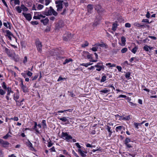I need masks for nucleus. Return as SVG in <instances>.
<instances>
[{
  "mask_svg": "<svg viewBox=\"0 0 157 157\" xmlns=\"http://www.w3.org/2000/svg\"><path fill=\"white\" fill-rule=\"evenodd\" d=\"M31 23L33 25H37L39 24L37 21H31Z\"/></svg>",
  "mask_w": 157,
  "mask_h": 157,
  "instance_id": "obj_44",
  "label": "nucleus"
},
{
  "mask_svg": "<svg viewBox=\"0 0 157 157\" xmlns=\"http://www.w3.org/2000/svg\"><path fill=\"white\" fill-rule=\"evenodd\" d=\"M67 118V117H63L60 118H58L60 120H61L63 122H65L67 121H68Z\"/></svg>",
  "mask_w": 157,
  "mask_h": 157,
  "instance_id": "obj_32",
  "label": "nucleus"
},
{
  "mask_svg": "<svg viewBox=\"0 0 157 157\" xmlns=\"http://www.w3.org/2000/svg\"><path fill=\"white\" fill-rule=\"evenodd\" d=\"M33 129L36 131V133H40L39 131L37 129V127H36V128H35V127H34Z\"/></svg>",
  "mask_w": 157,
  "mask_h": 157,
  "instance_id": "obj_58",
  "label": "nucleus"
},
{
  "mask_svg": "<svg viewBox=\"0 0 157 157\" xmlns=\"http://www.w3.org/2000/svg\"><path fill=\"white\" fill-rule=\"evenodd\" d=\"M142 22L147 23H149V20L147 19H143L142 21Z\"/></svg>",
  "mask_w": 157,
  "mask_h": 157,
  "instance_id": "obj_49",
  "label": "nucleus"
},
{
  "mask_svg": "<svg viewBox=\"0 0 157 157\" xmlns=\"http://www.w3.org/2000/svg\"><path fill=\"white\" fill-rule=\"evenodd\" d=\"M89 43L87 42H85L84 44H82V47L84 48L88 45Z\"/></svg>",
  "mask_w": 157,
  "mask_h": 157,
  "instance_id": "obj_46",
  "label": "nucleus"
},
{
  "mask_svg": "<svg viewBox=\"0 0 157 157\" xmlns=\"http://www.w3.org/2000/svg\"><path fill=\"white\" fill-rule=\"evenodd\" d=\"M64 5L65 7L67 8L68 6V3L67 2H63V4Z\"/></svg>",
  "mask_w": 157,
  "mask_h": 157,
  "instance_id": "obj_60",
  "label": "nucleus"
},
{
  "mask_svg": "<svg viewBox=\"0 0 157 157\" xmlns=\"http://www.w3.org/2000/svg\"><path fill=\"white\" fill-rule=\"evenodd\" d=\"M41 23H43L44 25H46L48 23L49 20L48 17H46L44 19H42L40 21Z\"/></svg>",
  "mask_w": 157,
  "mask_h": 157,
  "instance_id": "obj_16",
  "label": "nucleus"
},
{
  "mask_svg": "<svg viewBox=\"0 0 157 157\" xmlns=\"http://www.w3.org/2000/svg\"><path fill=\"white\" fill-rule=\"evenodd\" d=\"M135 25L137 27H146V26L148 28H149V26L148 25H141V24H140L139 23H136L135 24Z\"/></svg>",
  "mask_w": 157,
  "mask_h": 157,
  "instance_id": "obj_18",
  "label": "nucleus"
},
{
  "mask_svg": "<svg viewBox=\"0 0 157 157\" xmlns=\"http://www.w3.org/2000/svg\"><path fill=\"white\" fill-rule=\"evenodd\" d=\"M21 86L24 92L26 93L28 91V88L26 86L23 85Z\"/></svg>",
  "mask_w": 157,
  "mask_h": 157,
  "instance_id": "obj_23",
  "label": "nucleus"
},
{
  "mask_svg": "<svg viewBox=\"0 0 157 157\" xmlns=\"http://www.w3.org/2000/svg\"><path fill=\"white\" fill-rule=\"evenodd\" d=\"M34 15L33 17L35 19H40L41 18H45L46 17L45 15L41 14L40 12H35Z\"/></svg>",
  "mask_w": 157,
  "mask_h": 157,
  "instance_id": "obj_4",
  "label": "nucleus"
},
{
  "mask_svg": "<svg viewBox=\"0 0 157 157\" xmlns=\"http://www.w3.org/2000/svg\"><path fill=\"white\" fill-rule=\"evenodd\" d=\"M56 52H55V50H52V51H51V52H50V54L51 56H55L56 55Z\"/></svg>",
  "mask_w": 157,
  "mask_h": 157,
  "instance_id": "obj_43",
  "label": "nucleus"
},
{
  "mask_svg": "<svg viewBox=\"0 0 157 157\" xmlns=\"http://www.w3.org/2000/svg\"><path fill=\"white\" fill-rule=\"evenodd\" d=\"M45 4L47 6L51 2L50 0H45Z\"/></svg>",
  "mask_w": 157,
  "mask_h": 157,
  "instance_id": "obj_52",
  "label": "nucleus"
},
{
  "mask_svg": "<svg viewBox=\"0 0 157 157\" xmlns=\"http://www.w3.org/2000/svg\"><path fill=\"white\" fill-rule=\"evenodd\" d=\"M117 68L118 69V71H121L122 70V68L121 67L119 66H117Z\"/></svg>",
  "mask_w": 157,
  "mask_h": 157,
  "instance_id": "obj_64",
  "label": "nucleus"
},
{
  "mask_svg": "<svg viewBox=\"0 0 157 157\" xmlns=\"http://www.w3.org/2000/svg\"><path fill=\"white\" fill-rule=\"evenodd\" d=\"M10 120H12L14 121H17L18 120V118L17 117H14L13 118H11L10 119Z\"/></svg>",
  "mask_w": 157,
  "mask_h": 157,
  "instance_id": "obj_54",
  "label": "nucleus"
},
{
  "mask_svg": "<svg viewBox=\"0 0 157 157\" xmlns=\"http://www.w3.org/2000/svg\"><path fill=\"white\" fill-rule=\"evenodd\" d=\"M21 10L24 11H27L28 10V9L23 4L21 5Z\"/></svg>",
  "mask_w": 157,
  "mask_h": 157,
  "instance_id": "obj_28",
  "label": "nucleus"
},
{
  "mask_svg": "<svg viewBox=\"0 0 157 157\" xmlns=\"http://www.w3.org/2000/svg\"><path fill=\"white\" fill-rule=\"evenodd\" d=\"M6 94V91L2 89H0V98H2L3 95Z\"/></svg>",
  "mask_w": 157,
  "mask_h": 157,
  "instance_id": "obj_19",
  "label": "nucleus"
},
{
  "mask_svg": "<svg viewBox=\"0 0 157 157\" xmlns=\"http://www.w3.org/2000/svg\"><path fill=\"white\" fill-rule=\"evenodd\" d=\"M37 6L36 8L37 10H42L44 7V6L43 5L40 4H36Z\"/></svg>",
  "mask_w": 157,
  "mask_h": 157,
  "instance_id": "obj_24",
  "label": "nucleus"
},
{
  "mask_svg": "<svg viewBox=\"0 0 157 157\" xmlns=\"http://www.w3.org/2000/svg\"><path fill=\"white\" fill-rule=\"evenodd\" d=\"M92 58V55L89 54V53L87 55V57L86 59H90Z\"/></svg>",
  "mask_w": 157,
  "mask_h": 157,
  "instance_id": "obj_62",
  "label": "nucleus"
},
{
  "mask_svg": "<svg viewBox=\"0 0 157 157\" xmlns=\"http://www.w3.org/2000/svg\"><path fill=\"white\" fill-rule=\"evenodd\" d=\"M127 51V48H122L121 50V52L122 53H124Z\"/></svg>",
  "mask_w": 157,
  "mask_h": 157,
  "instance_id": "obj_48",
  "label": "nucleus"
},
{
  "mask_svg": "<svg viewBox=\"0 0 157 157\" xmlns=\"http://www.w3.org/2000/svg\"><path fill=\"white\" fill-rule=\"evenodd\" d=\"M11 136L8 133L7 134H6L5 136H4L3 138V139H7L8 137H11Z\"/></svg>",
  "mask_w": 157,
  "mask_h": 157,
  "instance_id": "obj_45",
  "label": "nucleus"
},
{
  "mask_svg": "<svg viewBox=\"0 0 157 157\" xmlns=\"http://www.w3.org/2000/svg\"><path fill=\"white\" fill-rule=\"evenodd\" d=\"M6 34L5 35V36H7L9 40H11V36H13V34L9 30H6Z\"/></svg>",
  "mask_w": 157,
  "mask_h": 157,
  "instance_id": "obj_13",
  "label": "nucleus"
},
{
  "mask_svg": "<svg viewBox=\"0 0 157 157\" xmlns=\"http://www.w3.org/2000/svg\"><path fill=\"white\" fill-rule=\"evenodd\" d=\"M33 75V73L30 72V71H28L27 73V75L31 77Z\"/></svg>",
  "mask_w": 157,
  "mask_h": 157,
  "instance_id": "obj_53",
  "label": "nucleus"
},
{
  "mask_svg": "<svg viewBox=\"0 0 157 157\" xmlns=\"http://www.w3.org/2000/svg\"><path fill=\"white\" fill-rule=\"evenodd\" d=\"M27 145L30 148V150L32 151L33 150L34 148L33 146V144L29 141H28V142L27 143Z\"/></svg>",
  "mask_w": 157,
  "mask_h": 157,
  "instance_id": "obj_21",
  "label": "nucleus"
},
{
  "mask_svg": "<svg viewBox=\"0 0 157 157\" xmlns=\"http://www.w3.org/2000/svg\"><path fill=\"white\" fill-rule=\"evenodd\" d=\"M72 60L71 59H66L65 61L63 62V64H65L69 62L70 61H72Z\"/></svg>",
  "mask_w": 157,
  "mask_h": 157,
  "instance_id": "obj_37",
  "label": "nucleus"
},
{
  "mask_svg": "<svg viewBox=\"0 0 157 157\" xmlns=\"http://www.w3.org/2000/svg\"><path fill=\"white\" fill-rule=\"evenodd\" d=\"M14 3L15 5H19L20 3V1L19 0H14Z\"/></svg>",
  "mask_w": 157,
  "mask_h": 157,
  "instance_id": "obj_55",
  "label": "nucleus"
},
{
  "mask_svg": "<svg viewBox=\"0 0 157 157\" xmlns=\"http://www.w3.org/2000/svg\"><path fill=\"white\" fill-rule=\"evenodd\" d=\"M140 124H139V123H134V126H135V128L137 129L139 128L138 126Z\"/></svg>",
  "mask_w": 157,
  "mask_h": 157,
  "instance_id": "obj_50",
  "label": "nucleus"
},
{
  "mask_svg": "<svg viewBox=\"0 0 157 157\" xmlns=\"http://www.w3.org/2000/svg\"><path fill=\"white\" fill-rule=\"evenodd\" d=\"M75 144L77 146V147L79 148V149L83 150L84 148L83 147L81 146L78 143H76Z\"/></svg>",
  "mask_w": 157,
  "mask_h": 157,
  "instance_id": "obj_39",
  "label": "nucleus"
},
{
  "mask_svg": "<svg viewBox=\"0 0 157 157\" xmlns=\"http://www.w3.org/2000/svg\"><path fill=\"white\" fill-rule=\"evenodd\" d=\"M138 49V47L137 46H135L131 50V52L134 54H135Z\"/></svg>",
  "mask_w": 157,
  "mask_h": 157,
  "instance_id": "obj_35",
  "label": "nucleus"
},
{
  "mask_svg": "<svg viewBox=\"0 0 157 157\" xmlns=\"http://www.w3.org/2000/svg\"><path fill=\"white\" fill-rule=\"evenodd\" d=\"M73 109H69L67 110H59L57 112L58 113H63L64 112L68 111L69 112H71L72 111Z\"/></svg>",
  "mask_w": 157,
  "mask_h": 157,
  "instance_id": "obj_27",
  "label": "nucleus"
},
{
  "mask_svg": "<svg viewBox=\"0 0 157 157\" xmlns=\"http://www.w3.org/2000/svg\"><path fill=\"white\" fill-rule=\"evenodd\" d=\"M152 48V47L147 45H145L143 47V49L144 50L147 52H148L149 51V49L150 50H151Z\"/></svg>",
  "mask_w": 157,
  "mask_h": 157,
  "instance_id": "obj_20",
  "label": "nucleus"
},
{
  "mask_svg": "<svg viewBox=\"0 0 157 157\" xmlns=\"http://www.w3.org/2000/svg\"><path fill=\"white\" fill-rule=\"evenodd\" d=\"M123 128V126H119L115 128L116 131L117 132H118L120 131L121 129H122V128Z\"/></svg>",
  "mask_w": 157,
  "mask_h": 157,
  "instance_id": "obj_31",
  "label": "nucleus"
},
{
  "mask_svg": "<svg viewBox=\"0 0 157 157\" xmlns=\"http://www.w3.org/2000/svg\"><path fill=\"white\" fill-rule=\"evenodd\" d=\"M110 91V90L109 89L107 90L105 89L103 90H101L100 92V94H102L103 93L106 94L108 92H109Z\"/></svg>",
  "mask_w": 157,
  "mask_h": 157,
  "instance_id": "obj_25",
  "label": "nucleus"
},
{
  "mask_svg": "<svg viewBox=\"0 0 157 157\" xmlns=\"http://www.w3.org/2000/svg\"><path fill=\"white\" fill-rule=\"evenodd\" d=\"M67 10V8H64L63 10V12L61 13V14L62 15L64 14L66 12V11Z\"/></svg>",
  "mask_w": 157,
  "mask_h": 157,
  "instance_id": "obj_59",
  "label": "nucleus"
},
{
  "mask_svg": "<svg viewBox=\"0 0 157 157\" xmlns=\"http://www.w3.org/2000/svg\"><path fill=\"white\" fill-rule=\"evenodd\" d=\"M89 53V52H88L83 51L82 52V56L85 58H86Z\"/></svg>",
  "mask_w": 157,
  "mask_h": 157,
  "instance_id": "obj_30",
  "label": "nucleus"
},
{
  "mask_svg": "<svg viewBox=\"0 0 157 157\" xmlns=\"http://www.w3.org/2000/svg\"><path fill=\"white\" fill-rule=\"evenodd\" d=\"M13 99L16 101L17 105V102H19L18 101H17V100L18 99L19 97V95L18 93L16 94H13Z\"/></svg>",
  "mask_w": 157,
  "mask_h": 157,
  "instance_id": "obj_17",
  "label": "nucleus"
},
{
  "mask_svg": "<svg viewBox=\"0 0 157 157\" xmlns=\"http://www.w3.org/2000/svg\"><path fill=\"white\" fill-rule=\"evenodd\" d=\"M121 41L122 43L124 44H125L126 42V39L124 36H122L121 37Z\"/></svg>",
  "mask_w": 157,
  "mask_h": 157,
  "instance_id": "obj_38",
  "label": "nucleus"
},
{
  "mask_svg": "<svg viewBox=\"0 0 157 157\" xmlns=\"http://www.w3.org/2000/svg\"><path fill=\"white\" fill-rule=\"evenodd\" d=\"M83 150L81 149H78V151L82 157H85L86 156V155L84 153V152L83 151Z\"/></svg>",
  "mask_w": 157,
  "mask_h": 157,
  "instance_id": "obj_22",
  "label": "nucleus"
},
{
  "mask_svg": "<svg viewBox=\"0 0 157 157\" xmlns=\"http://www.w3.org/2000/svg\"><path fill=\"white\" fill-rule=\"evenodd\" d=\"M1 44V45L2 49H3L4 47H5V46L4 45L6 44V43L4 41L3 39L2 38L1 40H0Z\"/></svg>",
  "mask_w": 157,
  "mask_h": 157,
  "instance_id": "obj_26",
  "label": "nucleus"
},
{
  "mask_svg": "<svg viewBox=\"0 0 157 157\" xmlns=\"http://www.w3.org/2000/svg\"><path fill=\"white\" fill-rule=\"evenodd\" d=\"M130 72H128L126 73L125 75V76L126 78H128V79H130Z\"/></svg>",
  "mask_w": 157,
  "mask_h": 157,
  "instance_id": "obj_42",
  "label": "nucleus"
},
{
  "mask_svg": "<svg viewBox=\"0 0 157 157\" xmlns=\"http://www.w3.org/2000/svg\"><path fill=\"white\" fill-rule=\"evenodd\" d=\"M7 89L8 91L6 98L7 100H11L12 97L13 96V92L11 90L10 88L8 87Z\"/></svg>",
  "mask_w": 157,
  "mask_h": 157,
  "instance_id": "obj_3",
  "label": "nucleus"
},
{
  "mask_svg": "<svg viewBox=\"0 0 157 157\" xmlns=\"http://www.w3.org/2000/svg\"><path fill=\"white\" fill-rule=\"evenodd\" d=\"M64 26V23L63 21H59L57 25L56 26V28L57 29H59L63 27Z\"/></svg>",
  "mask_w": 157,
  "mask_h": 157,
  "instance_id": "obj_12",
  "label": "nucleus"
},
{
  "mask_svg": "<svg viewBox=\"0 0 157 157\" xmlns=\"http://www.w3.org/2000/svg\"><path fill=\"white\" fill-rule=\"evenodd\" d=\"M22 14L27 20L30 21L31 20L32 17L30 13H23Z\"/></svg>",
  "mask_w": 157,
  "mask_h": 157,
  "instance_id": "obj_14",
  "label": "nucleus"
},
{
  "mask_svg": "<svg viewBox=\"0 0 157 157\" xmlns=\"http://www.w3.org/2000/svg\"><path fill=\"white\" fill-rule=\"evenodd\" d=\"M38 75H35L33 77H32V80L33 81L34 80H35L36 79V78H38Z\"/></svg>",
  "mask_w": 157,
  "mask_h": 157,
  "instance_id": "obj_56",
  "label": "nucleus"
},
{
  "mask_svg": "<svg viewBox=\"0 0 157 157\" xmlns=\"http://www.w3.org/2000/svg\"><path fill=\"white\" fill-rule=\"evenodd\" d=\"M15 8H16V10L17 11L18 13H21L22 10H21V7H20L19 6H17Z\"/></svg>",
  "mask_w": 157,
  "mask_h": 157,
  "instance_id": "obj_34",
  "label": "nucleus"
},
{
  "mask_svg": "<svg viewBox=\"0 0 157 157\" xmlns=\"http://www.w3.org/2000/svg\"><path fill=\"white\" fill-rule=\"evenodd\" d=\"M146 17L147 18H149L150 17V14L149 12H147V14L146 15Z\"/></svg>",
  "mask_w": 157,
  "mask_h": 157,
  "instance_id": "obj_57",
  "label": "nucleus"
},
{
  "mask_svg": "<svg viewBox=\"0 0 157 157\" xmlns=\"http://www.w3.org/2000/svg\"><path fill=\"white\" fill-rule=\"evenodd\" d=\"M48 8H46L44 11L42 12V13L47 16H51L52 14L55 16L57 15V12L54 10L52 6H50L48 10Z\"/></svg>",
  "mask_w": 157,
  "mask_h": 157,
  "instance_id": "obj_2",
  "label": "nucleus"
},
{
  "mask_svg": "<svg viewBox=\"0 0 157 157\" xmlns=\"http://www.w3.org/2000/svg\"><path fill=\"white\" fill-rule=\"evenodd\" d=\"M61 137L67 140L71 139L72 137L70 135H69L67 132H62L61 134Z\"/></svg>",
  "mask_w": 157,
  "mask_h": 157,
  "instance_id": "obj_8",
  "label": "nucleus"
},
{
  "mask_svg": "<svg viewBox=\"0 0 157 157\" xmlns=\"http://www.w3.org/2000/svg\"><path fill=\"white\" fill-rule=\"evenodd\" d=\"M117 24L113 23V25H112V30H113L114 31H115L117 29Z\"/></svg>",
  "mask_w": 157,
  "mask_h": 157,
  "instance_id": "obj_29",
  "label": "nucleus"
},
{
  "mask_svg": "<svg viewBox=\"0 0 157 157\" xmlns=\"http://www.w3.org/2000/svg\"><path fill=\"white\" fill-rule=\"evenodd\" d=\"M36 44L37 50L40 52H42V45L41 42L39 40L36 41Z\"/></svg>",
  "mask_w": 157,
  "mask_h": 157,
  "instance_id": "obj_10",
  "label": "nucleus"
},
{
  "mask_svg": "<svg viewBox=\"0 0 157 157\" xmlns=\"http://www.w3.org/2000/svg\"><path fill=\"white\" fill-rule=\"evenodd\" d=\"M0 143L3 147H7L8 146L10 143L7 141H4L3 140L0 139Z\"/></svg>",
  "mask_w": 157,
  "mask_h": 157,
  "instance_id": "obj_11",
  "label": "nucleus"
},
{
  "mask_svg": "<svg viewBox=\"0 0 157 157\" xmlns=\"http://www.w3.org/2000/svg\"><path fill=\"white\" fill-rule=\"evenodd\" d=\"M2 50L3 52L6 53L8 57L11 59L13 60L16 62H18L19 60L18 56L16 55L14 52L12 53L10 50L6 47H4Z\"/></svg>",
  "mask_w": 157,
  "mask_h": 157,
  "instance_id": "obj_1",
  "label": "nucleus"
},
{
  "mask_svg": "<svg viewBox=\"0 0 157 157\" xmlns=\"http://www.w3.org/2000/svg\"><path fill=\"white\" fill-rule=\"evenodd\" d=\"M94 67L97 68L96 70L98 71H100L101 70L104 71V67L101 63H98L94 66Z\"/></svg>",
  "mask_w": 157,
  "mask_h": 157,
  "instance_id": "obj_9",
  "label": "nucleus"
},
{
  "mask_svg": "<svg viewBox=\"0 0 157 157\" xmlns=\"http://www.w3.org/2000/svg\"><path fill=\"white\" fill-rule=\"evenodd\" d=\"M72 153L76 157H79L78 155L75 152V151L74 150H73Z\"/></svg>",
  "mask_w": 157,
  "mask_h": 157,
  "instance_id": "obj_63",
  "label": "nucleus"
},
{
  "mask_svg": "<svg viewBox=\"0 0 157 157\" xmlns=\"http://www.w3.org/2000/svg\"><path fill=\"white\" fill-rule=\"evenodd\" d=\"M2 87L4 89H7V86L6 85L5 82H3L2 83Z\"/></svg>",
  "mask_w": 157,
  "mask_h": 157,
  "instance_id": "obj_47",
  "label": "nucleus"
},
{
  "mask_svg": "<svg viewBox=\"0 0 157 157\" xmlns=\"http://www.w3.org/2000/svg\"><path fill=\"white\" fill-rule=\"evenodd\" d=\"M50 151L51 152L54 151L55 152L56 151V150L55 148L54 147H52L49 149Z\"/></svg>",
  "mask_w": 157,
  "mask_h": 157,
  "instance_id": "obj_61",
  "label": "nucleus"
},
{
  "mask_svg": "<svg viewBox=\"0 0 157 157\" xmlns=\"http://www.w3.org/2000/svg\"><path fill=\"white\" fill-rule=\"evenodd\" d=\"M131 26V24L129 23H127L125 25V27L127 28H130Z\"/></svg>",
  "mask_w": 157,
  "mask_h": 157,
  "instance_id": "obj_51",
  "label": "nucleus"
},
{
  "mask_svg": "<svg viewBox=\"0 0 157 157\" xmlns=\"http://www.w3.org/2000/svg\"><path fill=\"white\" fill-rule=\"evenodd\" d=\"M42 123L44 128H46L47 127V125L46 121L44 120H43Z\"/></svg>",
  "mask_w": 157,
  "mask_h": 157,
  "instance_id": "obj_33",
  "label": "nucleus"
},
{
  "mask_svg": "<svg viewBox=\"0 0 157 157\" xmlns=\"http://www.w3.org/2000/svg\"><path fill=\"white\" fill-rule=\"evenodd\" d=\"M132 142H133V141H132L130 139L128 138H126L124 141V144L126 146V148H130L132 147V144L130 143Z\"/></svg>",
  "mask_w": 157,
  "mask_h": 157,
  "instance_id": "obj_6",
  "label": "nucleus"
},
{
  "mask_svg": "<svg viewBox=\"0 0 157 157\" xmlns=\"http://www.w3.org/2000/svg\"><path fill=\"white\" fill-rule=\"evenodd\" d=\"M111 128L109 126H107V129L108 130V131L109 132V135H111V133H112V132L110 130V129Z\"/></svg>",
  "mask_w": 157,
  "mask_h": 157,
  "instance_id": "obj_40",
  "label": "nucleus"
},
{
  "mask_svg": "<svg viewBox=\"0 0 157 157\" xmlns=\"http://www.w3.org/2000/svg\"><path fill=\"white\" fill-rule=\"evenodd\" d=\"M99 46L101 47H105V48H106L107 47V45L106 44L103 43H102L99 44Z\"/></svg>",
  "mask_w": 157,
  "mask_h": 157,
  "instance_id": "obj_36",
  "label": "nucleus"
},
{
  "mask_svg": "<svg viewBox=\"0 0 157 157\" xmlns=\"http://www.w3.org/2000/svg\"><path fill=\"white\" fill-rule=\"evenodd\" d=\"M63 1L62 0H59L55 2V3L56 4V7L57 8V11H61L63 8Z\"/></svg>",
  "mask_w": 157,
  "mask_h": 157,
  "instance_id": "obj_7",
  "label": "nucleus"
},
{
  "mask_svg": "<svg viewBox=\"0 0 157 157\" xmlns=\"http://www.w3.org/2000/svg\"><path fill=\"white\" fill-rule=\"evenodd\" d=\"M87 9L88 12L90 13H91L93 9V6L90 4H88L87 6Z\"/></svg>",
  "mask_w": 157,
  "mask_h": 157,
  "instance_id": "obj_15",
  "label": "nucleus"
},
{
  "mask_svg": "<svg viewBox=\"0 0 157 157\" xmlns=\"http://www.w3.org/2000/svg\"><path fill=\"white\" fill-rule=\"evenodd\" d=\"M106 77L105 75L103 76L101 80V82H104L106 80Z\"/></svg>",
  "mask_w": 157,
  "mask_h": 157,
  "instance_id": "obj_41",
  "label": "nucleus"
},
{
  "mask_svg": "<svg viewBox=\"0 0 157 157\" xmlns=\"http://www.w3.org/2000/svg\"><path fill=\"white\" fill-rule=\"evenodd\" d=\"M73 36V34L69 32H66L63 35V39L64 40L67 41L71 39Z\"/></svg>",
  "mask_w": 157,
  "mask_h": 157,
  "instance_id": "obj_5",
  "label": "nucleus"
}]
</instances>
